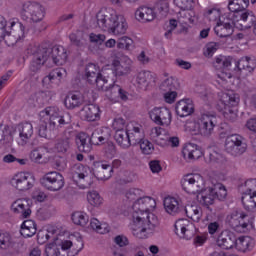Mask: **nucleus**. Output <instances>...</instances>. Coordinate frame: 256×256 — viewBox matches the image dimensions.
<instances>
[{
	"instance_id": "nucleus-1",
	"label": "nucleus",
	"mask_w": 256,
	"mask_h": 256,
	"mask_svg": "<svg viewBox=\"0 0 256 256\" xmlns=\"http://www.w3.org/2000/svg\"><path fill=\"white\" fill-rule=\"evenodd\" d=\"M157 207L155 199L149 196L139 198L132 206V233L137 239H147L149 233H153L159 227V218L149 211Z\"/></svg>"
},
{
	"instance_id": "nucleus-2",
	"label": "nucleus",
	"mask_w": 256,
	"mask_h": 256,
	"mask_svg": "<svg viewBox=\"0 0 256 256\" xmlns=\"http://www.w3.org/2000/svg\"><path fill=\"white\" fill-rule=\"evenodd\" d=\"M67 57V50L63 46L49 47L47 44H42L33 53L30 71L37 73L49 60L55 65H65Z\"/></svg>"
},
{
	"instance_id": "nucleus-3",
	"label": "nucleus",
	"mask_w": 256,
	"mask_h": 256,
	"mask_svg": "<svg viewBox=\"0 0 256 256\" xmlns=\"http://www.w3.org/2000/svg\"><path fill=\"white\" fill-rule=\"evenodd\" d=\"M40 117L49 119V127L52 131L53 129L64 127V125L71 123V114L67 112L63 113L57 107H47L40 112Z\"/></svg>"
},
{
	"instance_id": "nucleus-4",
	"label": "nucleus",
	"mask_w": 256,
	"mask_h": 256,
	"mask_svg": "<svg viewBox=\"0 0 256 256\" xmlns=\"http://www.w3.org/2000/svg\"><path fill=\"white\" fill-rule=\"evenodd\" d=\"M76 145L78 150L81 153H91L93 145H105L104 141L101 139V136L94 130L91 134V137L85 132H81L76 136Z\"/></svg>"
},
{
	"instance_id": "nucleus-5",
	"label": "nucleus",
	"mask_w": 256,
	"mask_h": 256,
	"mask_svg": "<svg viewBox=\"0 0 256 256\" xmlns=\"http://www.w3.org/2000/svg\"><path fill=\"white\" fill-rule=\"evenodd\" d=\"M183 191L190 195H195L205 189V179L200 174H187L181 179Z\"/></svg>"
},
{
	"instance_id": "nucleus-6",
	"label": "nucleus",
	"mask_w": 256,
	"mask_h": 256,
	"mask_svg": "<svg viewBox=\"0 0 256 256\" xmlns=\"http://www.w3.org/2000/svg\"><path fill=\"white\" fill-rule=\"evenodd\" d=\"M225 151L233 157H239L247 151V143L243 136L239 134H232L226 137L225 140Z\"/></svg>"
},
{
	"instance_id": "nucleus-7",
	"label": "nucleus",
	"mask_w": 256,
	"mask_h": 256,
	"mask_svg": "<svg viewBox=\"0 0 256 256\" xmlns=\"http://www.w3.org/2000/svg\"><path fill=\"white\" fill-rule=\"evenodd\" d=\"M84 79L89 83V85H96L97 89H105V84L107 80L101 74L99 66L94 63H89L85 67Z\"/></svg>"
},
{
	"instance_id": "nucleus-8",
	"label": "nucleus",
	"mask_w": 256,
	"mask_h": 256,
	"mask_svg": "<svg viewBox=\"0 0 256 256\" xmlns=\"http://www.w3.org/2000/svg\"><path fill=\"white\" fill-rule=\"evenodd\" d=\"M40 184L48 191H61L65 187V177L57 171L48 172L40 179Z\"/></svg>"
},
{
	"instance_id": "nucleus-9",
	"label": "nucleus",
	"mask_w": 256,
	"mask_h": 256,
	"mask_svg": "<svg viewBox=\"0 0 256 256\" xmlns=\"http://www.w3.org/2000/svg\"><path fill=\"white\" fill-rule=\"evenodd\" d=\"M117 12L111 7H103L96 14V21L99 29L109 31L115 21H117Z\"/></svg>"
},
{
	"instance_id": "nucleus-10",
	"label": "nucleus",
	"mask_w": 256,
	"mask_h": 256,
	"mask_svg": "<svg viewBox=\"0 0 256 256\" xmlns=\"http://www.w3.org/2000/svg\"><path fill=\"white\" fill-rule=\"evenodd\" d=\"M21 16L23 19H31L33 23L43 21L45 8L37 2H26L23 4Z\"/></svg>"
},
{
	"instance_id": "nucleus-11",
	"label": "nucleus",
	"mask_w": 256,
	"mask_h": 256,
	"mask_svg": "<svg viewBox=\"0 0 256 256\" xmlns=\"http://www.w3.org/2000/svg\"><path fill=\"white\" fill-rule=\"evenodd\" d=\"M11 31H6L1 39L5 40L8 47H13L25 37V26L21 22H10Z\"/></svg>"
},
{
	"instance_id": "nucleus-12",
	"label": "nucleus",
	"mask_w": 256,
	"mask_h": 256,
	"mask_svg": "<svg viewBox=\"0 0 256 256\" xmlns=\"http://www.w3.org/2000/svg\"><path fill=\"white\" fill-rule=\"evenodd\" d=\"M198 125L200 135L203 137H211L213 131H215V127L219 125V118L215 114H202Z\"/></svg>"
},
{
	"instance_id": "nucleus-13",
	"label": "nucleus",
	"mask_w": 256,
	"mask_h": 256,
	"mask_svg": "<svg viewBox=\"0 0 256 256\" xmlns=\"http://www.w3.org/2000/svg\"><path fill=\"white\" fill-rule=\"evenodd\" d=\"M11 185L18 191H29L35 185V177L29 173L19 172L11 179Z\"/></svg>"
},
{
	"instance_id": "nucleus-14",
	"label": "nucleus",
	"mask_w": 256,
	"mask_h": 256,
	"mask_svg": "<svg viewBox=\"0 0 256 256\" xmlns=\"http://www.w3.org/2000/svg\"><path fill=\"white\" fill-rule=\"evenodd\" d=\"M231 65H233V58L220 56L216 58L214 62L215 69H218V77L222 79V81H227V79H231L233 74H231Z\"/></svg>"
},
{
	"instance_id": "nucleus-15",
	"label": "nucleus",
	"mask_w": 256,
	"mask_h": 256,
	"mask_svg": "<svg viewBox=\"0 0 256 256\" xmlns=\"http://www.w3.org/2000/svg\"><path fill=\"white\" fill-rule=\"evenodd\" d=\"M77 177L80 181H83L84 189L87 187H91L93 185L94 179H98V181H107L110 175H101L97 172H93V169L89 166L83 167V172L78 173Z\"/></svg>"
},
{
	"instance_id": "nucleus-16",
	"label": "nucleus",
	"mask_w": 256,
	"mask_h": 256,
	"mask_svg": "<svg viewBox=\"0 0 256 256\" xmlns=\"http://www.w3.org/2000/svg\"><path fill=\"white\" fill-rule=\"evenodd\" d=\"M133 62L129 57L124 56L120 60L115 59L112 62V73L115 77H125L131 73Z\"/></svg>"
},
{
	"instance_id": "nucleus-17",
	"label": "nucleus",
	"mask_w": 256,
	"mask_h": 256,
	"mask_svg": "<svg viewBox=\"0 0 256 256\" xmlns=\"http://www.w3.org/2000/svg\"><path fill=\"white\" fill-rule=\"evenodd\" d=\"M195 226L187 219H178L174 225V231L180 239H191Z\"/></svg>"
},
{
	"instance_id": "nucleus-18",
	"label": "nucleus",
	"mask_w": 256,
	"mask_h": 256,
	"mask_svg": "<svg viewBox=\"0 0 256 256\" xmlns=\"http://www.w3.org/2000/svg\"><path fill=\"white\" fill-rule=\"evenodd\" d=\"M234 17H239V19L236 20L235 25L236 27H239L240 25V29H251V27L256 25V17L253 11L242 10L234 14Z\"/></svg>"
},
{
	"instance_id": "nucleus-19",
	"label": "nucleus",
	"mask_w": 256,
	"mask_h": 256,
	"mask_svg": "<svg viewBox=\"0 0 256 256\" xmlns=\"http://www.w3.org/2000/svg\"><path fill=\"white\" fill-rule=\"evenodd\" d=\"M101 109L95 104H87L79 111L82 121H97L101 118Z\"/></svg>"
},
{
	"instance_id": "nucleus-20",
	"label": "nucleus",
	"mask_w": 256,
	"mask_h": 256,
	"mask_svg": "<svg viewBox=\"0 0 256 256\" xmlns=\"http://www.w3.org/2000/svg\"><path fill=\"white\" fill-rule=\"evenodd\" d=\"M149 115L150 119L157 125H169L171 123V111L167 108H154Z\"/></svg>"
},
{
	"instance_id": "nucleus-21",
	"label": "nucleus",
	"mask_w": 256,
	"mask_h": 256,
	"mask_svg": "<svg viewBox=\"0 0 256 256\" xmlns=\"http://www.w3.org/2000/svg\"><path fill=\"white\" fill-rule=\"evenodd\" d=\"M237 242V235H235L230 230L222 231L217 238V245L222 249H233L235 243Z\"/></svg>"
},
{
	"instance_id": "nucleus-22",
	"label": "nucleus",
	"mask_w": 256,
	"mask_h": 256,
	"mask_svg": "<svg viewBox=\"0 0 256 256\" xmlns=\"http://www.w3.org/2000/svg\"><path fill=\"white\" fill-rule=\"evenodd\" d=\"M13 213L20 215L22 219H29L31 217V206L29 201L25 199H18L14 201L11 205Z\"/></svg>"
},
{
	"instance_id": "nucleus-23",
	"label": "nucleus",
	"mask_w": 256,
	"mask_h": 256,
	"mask_svg": "<svg viewBox=\"0 0 256 256\" xmlns=\"http://www.w3.org/2000/svg\"><path fill=\"white\" fill-rule=\"evenodd\" d=\"M232 63H234V71H238L240 74L247 75V73L255 71V60L249 57H243L239 61L232 60Z\"/></svg>"
},
{
	"instance_id": "nucleus-24",
	"label": "nucleus",
	"mask_w": 256,
	"mask_h": 256,
	"mask_svg": "<svg viewBox=\"0 0 256 256\" xmlns=\"http://www.w3.org/2000/svg\"><path fill=\"white\" fill-rule=\"evenodd\" d=\"M16 133L21 141V145H27L29 139L33 137V124L22 122L16 126Z\"/></svg>"
},
{
	"instance_id": "nucleus-25",
	"label": "nucleus",
	"mask_w": 256,
	"mask_h": 256,
	"mask_svg": "<svg viewBox=\"0 0 256 256\" xmlns=\"http://www.w3.org/2000/svg\"><path fill=\"white\" fill-rule=\"evenodd\" d=\"M164 208L169 215H185L187 211L185 207L179 204V201L173 197H167L164 199Z\"/></svg>"
},
{
	"instance_id": "nucleus-26",
	"label": "nucleus",
	"mask_w": 256,
	"mask_h": 256,
	"mask_svg": "<svg viewBox=\"0 0 256 256\" xmlns=\"http://www.w3.org/2000/svg\"><path fill=\"white\" fill-rule=\"evenodd\" d=\"M182 156L186 161H195L203 157V152L198 145L188 143L182 149Z\"/></svg>"
},
{
	"instance_id": "nucleus-27",
	"label": "nucleus",
	"mask_w": 256,
	"mask_h": 256,
	"mask_svg": "<svg viewBox=\"0 0 256 256\" xmlns=\"http://www.w3.org/2000/svg\"><path fill=\"white\" fill-rule=\"evenodd\" d=\"M235 25V22L233 20L227 19L226 21H219L217 22V25L214 27V33L218 37H231L233 35V26Z\"/></svg>"
},
{
	"instance_id": "nucleus-28",
	"label": "nucleus",
	"mask_w": 256,
	"mask_h": 256,
	"mask_svg": "<svg viewBox=\"0 0 256 256\" xmlns=\"http://www.w3.org/2000/svg\"><path fill=\"white\" fill-rule=\"evenodd\" d=\"M215 194L213 192V188H203L197 195V200L201 205H204V207H207L210 211H213L209 205H213L215 203Z\"/></svg>"
},
{
	"instance_id": "nucleus-29",
	"label": "nucleus",
	"mask_w": 256,
	"mask_h": 256,
	"mask_svg": "<svg viewBox=\"0 0 256 256\" xmlns=\"http://www.w3.org/2000/svg\"><path fill=\"white\" fill-rule=\"evenodd\" d=\"M240 191H244L242 196V204L245 206V198L246 197H256V179L250 178L244 182V184H241L239 186Z\"/></svg>"
},
{
	"instance_id": "nucleus-30",
	"label": "nucleus",
	"mask_w": 256,
	"mask_h": 256,
	"mask_svg": "<svg viewBox=\"0 0 256 256\" xmlns=\"http://www.w3.org/2000/svg\"><path fill=\"white\" fill-rule=\"evenodd\" d=\"M136 18L138 21H142V23H149L151 21H154L157 17V14L155 13V10L151 7L142 6L140 7L136 13Z\"/></svg>"
},
{
	"instance_id": "nucleus-31",
	"label": "nucleus",
	"mask_w": 256,
	"mask_h": 256,
	"mask_svg": "<svg viewBox=\"0 0 256 256\" xmlns=\"http://www.w3.org/2000/svg\"><path fill=\"white\" fill-rule=\"evenodd\" d=\"M127 130H117L114 134V139L121 149H129L131 147V138Z\"/></svg>"
},
{
	"instance_id": "nucleus-32",
	"label": "nucleus",
	"mask_w": 256,
	"mask_h": 256,
	"mask_svg": "<svg viewBox=\"0 0 256 256\" xmlns=\"http://www.w3.org/2000/svg\"><path fill=\"white\" fill-rule=\"evenodd\" d=\"M127 28L128 25L125 17L118 15L108 32L113 33V35H125V33H127Z\"/></svg>"
},
{
	"instance_id": "nucleus-33",
	"label": "nucleus",
	"mask_w": 256,
	"mask_h": 256,
	"mask_svg": "<svg viewBox=\"0 0 256 256\" xmlns=\"http://www.w3.org/2000/svg\"><path fill=\"white\" fill-rule=\"evenodd\" d=\"M217 109L222 112L223 117L227 121H231L233 123V121L237 120V111L235 108L229 106V104H226L225 102H218Z\"/></svg>"
},
{
	"instance_id": "nucleus-34",
	"label": "nucleus",
	"mask_w": 256,
	"mask_h": 256,
	"mask_svg": "<svg viewBox=\"0 0 256 256\" xmlns=\"http://www.w3.org/2000/svg\"><path fill=\"white\" fill-rule=\"evenodd\" d=\"M193 111V104L187 100H181L176 104V113L179 117H189Z\"/></svg>"
},
{
	"instance_id": "nucleus-35",
	"label": "nucleus",
	"mask_w": 256,
	"mask_h": 256,
	"mask_svg": "<svg viewBox=\"0 0 256 256\" xmlns=\"http://www.w3.org/2000/svg\"><path fill=\"white\" fill-rule=\"evenodd\" d=\"M153 81V75L149 71H141L136 75V83L140 89H147Z\"/></svg>"
},
{
	"instance_id": "nucleus-36",
	"label": "nucleus",
	"mask_w": 256,
	"mask_h": 256,
	"mask_svg": "<svg viewBox=\"0 0 256 256\" xmlns=\"http://www.w3.org/2000/svg\"><path fill=\"white\" fill-rule=\"evenodd\" d=\"M234 247L242 253H247L253 247V240L249 236L236 238Z\"/></svg>"
},
{
	"instance_id": "nucleus-37",
	"label": "nucleus",
	"mask_w": 256,
	"mask_h": 256,
	"mask_svg": "<svg viewBox=\"0 0 256 256\" xmlns=\"http://www.w3.org/2000/svg\"><path fill=\"white\" fill-rule=\"evenodd\" d=\"M107 91L110 93L111 99H122V101H127V91L121 88V86L113 84Z\"/></svg>"
},
{
	"instance_id": "nucleus-38",
	"label": "nucleus",
	"mask_w": 256,
	"mask_h": 256,
	"mask_svg": "<svg viewBox=\"0 0 256 256\" xmlns=\"http://www.w3.org/2000/svg\"><path fill=\"white\" fill-rule=\"evenodd\" d=\"M249 7V0H229L228 9L232 13H239V11H245Z\"/></svg>"
},
{
	"instance_id": "nucleus-39",
	"label": "nucleus",
	"mask_w": 256,
	"mask_h": 256,
	"mask_svg": "<svg viewBox=\"0 0 256 256\" xmlns=\"http://www.w3.org/2000/svg\"><path fill=\"white\" fill-rule=\"evenodd\" d=\"M178 87L179 82H177V79L170 77L161 83L160 90L164 93H169L175 91Z\"/></svg>"
},
{
	"instance_id": "nucleus-40",
	"label": "nucleus",
	"mask_w": 256,
	"mask_h": 256,
	"mask_svg": "<svg viewBox=\"0 0 256 256\" xmlns=\"http://www.w3.org/2000/svg\"><path fill=\"white\" fill-rule=\"evenodd\" d=\"M249 225H251L249 215L244 213L238 220V225L234 228V231L237 233H247L249 231Z\"/></svg>"
},
{
	"instance_id": "nucleus-41",
	"label": "nucleus",
	"mask_w": 256,
	"mask_h": 256,
	"mask_svg": "<svg viewBox=\"0 0 256 256\" xmlns=\"http://www.w3.org/2000/svg\"><path fill=\"white\" fill-rule=\"evenodd\" d=\"M244 212L234 210L230 214L226 216V223L231 227V229H235L239 225V220L243 217Z\"/></svg>"
},
{
	"instance_id": "nucleus-42",
	"label": "nucleus",
	"mask_w": 256,
	"mask_h": 256,
	"mask_svg": "<svg viewBox=\"0 0 256 256\" xmlns=\"http://www.w3.org/2000/svg\"><path fill=\"white\" fill-rule=\"evenodd\" d=\"M64 105L67 109H75L81 105V97L76 94H68L64 100Z\"/></svg>"
},
{
	"instance_id": "nucleus-43",
	"label": "nucleus",
	"mask_w": 256,
	"mask_h": 256,
	"mask_svg": "<svg viewBox=\"0 0 256 256\" xmlns=\"http://www.w3.org/2000/svg\"><path fill=\"white\" fill-rule=\"evenodd\" d=\"M103 153L106 159H113L117 155V146L111 140L105 142Z\"/></svg>"
},
{
	"instance_id": "nucleus-44",
	"label": "nucleus",
	"mask_w": 256,
	"mask_h": 256,
	"mask_svg": "<svg viewBox=\"0 0 256 256\" xmlns=\"http://www.w3.org/2000/svg\"><path fill=\"white\" fill-rule=\"evenodd\" d=\"M45 153H49L47 147L34 149L30 153V159L34 163H43V155H45Z\"/></svg>"
},
{
	"instance_id": "nucleus-45",
	"label": "nucleus",
	"mask_w": 256,
	"mask_h": 256,
	"mask_svg": "<svg viewBox=\"0 0 256 256\" xmlns=\"http://www.w3.org/2000/svg\"><path fill=\"white\" fill-rule=\"evenodd\" d=\"M214 197L218 199V201H224L227 197V189H225V186L221 183L215 184L213 187H211Z\"/></svg>"
},
{
	"instance_id": "nucleus-46",
	"label": "nucleus",
	"mask_w": 256,
	"mask_h": 256,
	"mask_svg": "<svg viewBox=\"0 0 256 256\" xmlns=\"http://www.w3.org/2000/svg\"><path fill=\"white\" fill-rule=\"evenodd\" d=\"M219 103H225L229 107H232L233 109H235V107L239 105V95L234 93L225 94L223 96V99L220 100Z\"/></svg>"
},
{
	"instance_id": "nucleus-47",
	"label": "nucleus",
	"mask_w": 256,
	"mask_h": 256,
	"mask_svg": "<svg viewBox=\"0 0 256 256\" xmlns=\"http://www.w3.org/2000/svg\"><path fill=\"white\" fill-rule=\"evenodd\" d=\"M67 76V70L65 68H56L52 70L48 76H46L43 81H55V79H63Z\"/></svg>"
},
{
	"instance_id": "nucleus-48",
	"label": "nucleus",
	"mask_w": 256,
	"mask_h": 256,
	"mask_svg": "<svg viewBox=\"0 0 256 256\" xmlns=\"http://www.w3.org/2000/svg\"><path fill=\"white\" fill-rule=\"evenodd\" d=\"M72 221L75 225H80V227H85L89 223V216L83 212H74L72 214Z\"/></svg>"
},
{
	"instance_id": "nucleus-49",
	"label": "nucleus",
	"mask_w": 256,
	"mask_h": 256,
	"mask_svg": "<svg viewBox=\"0 0 256 256\" xmlns=\"http://www.w3.org/2000/svg\"><path fill=\"white\" fill-rule=\"evenodd\" d=\"M69 147V138H60L56 140L54 149L57 151V153H67V151H69Z\"/></svg>"
},
{
	"instance_id": "nucleus-50",
	"label": "nucleus",
	"mask_w": 256,
	"mask_h": 256,
	"mask_svg": "<svg viewBox=\"0 0 256 256\" xmlns=\"http://www.w3.org/2000/svg\"><path fill=\"white\" fill-rule=\"evenodd\" d=\"M13 247V238L8 232L0 231V249Z\"/></svg>"
},
{
	"instance_id": "nucleus-51",
	"label": "nucleus",
	"mask_w": 256,
	"mask_h": 256,
	"mask_svg": "<svg viewBox=\"0 0 256 256\" xmlns=\"http://www.w3.org/2000/svg\"><path fill=\"white\" fill-rule=\"evenodd\" d=\"M117 48L125 49L126 51H131V49H133V39L127 36L119 38L117 42Z\"/></svg>"
},
{
	"instance_id": "nucleus-52",
	"label": "nucleus",
	"mask_w": 256,
	"mask_h": 256,
	"mask_svg": "<svg viewBox=\"0 0 256 256\" xmlns=\"http://www.w3.org/2000/svg\"><path fill=\"white\" fill-rule=\"evenodd\" d=\"M155 9L159 12L161 17H167L169 13V0H159L155 4Z\"/></svg>"
},
{
	"instance_id": "nucleus-53",
	"label": "nucleus",
	"mask_w": 256,
	"mask_h": 256,
	"mask_svg": "<svg viewBox=\"0 0 256 256\" xmlns=\"http://www.w3.org/2000/svg\"><path fill=\"white\" fill-rule=\"evenodd\" d=\"M88 202L93 207H99L101 203H103V198H101V195H99V192L97 191H91L87 195Z\"/></svg>"
},
{
	"instance_id": "nucleus-54",
	"label": "nucleus",
	"mask_w": 256,
	"mask_h": 256,
	"mask_svg": "<svg viewBox=\"0 0 256 256\" xmlns=\"http://www.w3.org/2000/svg\"><path fill=\"white\" fill-rule=\"evenodd\" d=\"M9 137H11V129L9 128V126L6 125L3 128V124H0V147L2 145H7Z\"/></svg>"
},
{
	"instance_id": "nucleus-55",
	"label": "nucleus",
	"mask_w": 256,
	"mask_h": 256,
	"mask_svg": "<svg viewBox=\"0 0 256 256\" xmlns=\"http://www.w3.org/2000/svg\"><path fill=\"white\" fill-rule=\"evenodd\" d=\"M49 233H52V235H55V233H57V230H55V229H53L51 231L41 230L38 232L37 241L40 245L47 243V241H49V239H51V235H49Z\"/></svg>"
},
{
	"instance_id": "nucleus-56",
	"label": "nucleus",
	"mask_w": 256,
	"mask_h": 256,
	"mask_svg": "<svg viewBox=\"0 0 256 256\" xmlns=\"http://www.w3.org/2000/svg\"><path fill=\"white\" fill-rule=\"evenodd\" d=\"M93 172H97L98 175H110L109 179H111V173H113V167L109 164H98L96 169H92Z\"/></svg>"
},
{
	"instance_id": "nucleus-57",
	"label": "nucleus",
	"mask_w": 256,
	"mask_h": 256,
	"mask_svg": "<svg viewBox=\"0 0 256 256\" xmlns=\"http://www.w3.org/2000/svg\"><path fill=\"white\" fill-rule=\"evenodd\" d=\"M185 210L187 213H184V215L189 217V219H196L198 221V219L201 218V209L197 208V206H189L188 208H185Z\"/></svg>"
},
{
	"instance_id": "nucleus-58",
	"label": "nucleus",
	"mask_w": 256,
	"mask_h": 256,
	"mask_svg": "<svg viewBox=\"0 0 256 256\" xmlns=\"http://www.w3.org/2000/svg\"><path fill=\"white\" fill-rule=\"evenodd\" d=\"M140 145V149L144 155H151L153 153V143H151L147 139H142L138 142Z\"/></svg>"
},
{
	"instance_id": "nucleus-59",
	"label": "nucleus",
	"mask_w": 256,
	"mask_h": 256,
	"mask_svg": "<svg viewBox=\"0 0 256 256\" xmlns=\"http://www.w3.org/2000/svg\"><path fill=\"white\" fill-rule=\"evenodd\" d=\"M95 131L104 141V143L109 142V140L111 139V130L109 128H97L95 129Z\"/></svg>"
},
{
	"instance_id": "nucleus-60",
	"label": "nucleus",
	"mask_w": 256,
	"mask_h": 256,
	"mask_svg": "<svg viewBox=\"0 0 256 256\" xmlns=\"http://www.w3.org/2000/svg\"><path fill=\"white\" fill-rule=\"evenodd\" d=\"M217 49H219V44L215 42H210L206 45V51L204 52V55L206 57H213Z\"/></svg>"
},
{
	"instance_id": "nucleus-61",
	"label": "nucleus",
	"mask_w": 256,
	"mask_h": 256,
	"mask_svg": "<svg viewBox=\"0 0 256 256\" xmlns=\"http://www.w3.org/2000/svg\"><path fill=\"white\" fill-rule=\"evenodd\" d=\"M244 208L246 211H253V209H256V196L253 198L247 196L244 199Z\"/></svg>"
},
{
	"instance_id": "nucleus-62",
	"label": "nucleus",
	"mask_w": 256,
	"mask_h": 256,
	"mask_svg": "<svg viewBox=\"0 0 256 256\" xmlns=\"http://www.w3.org/2000/svg\"><path fill=\"white\" fill-rule=\"evenodd\" d=\"M51 128L47 129V124H41L38 129L39 137H43L44 139H51Z\"/></svg>"
},
{
	"instance_id": "nucleus-63",
	"label": "nucleus",
	"mask_w": 256,
	"mask_h": 256,
	"mask_svg": "<svg viewBox=\"0 0 256 256\" xmlns=\"http://www.w3.org/2000/svg\"><path fill=\"white\" fill-rule=\"evenodd\" d=\"M114 243L118 245V247H127V245H129V238L125 235H118L114 238Z\"/></svg>"
},
{
	"instance_id": "nucleus-64",
	"label": "nucleus",
	"mask_w": 256,
	"mask_h": 256,
	"mask_svg": "<svg viewBox=\"0 0 256 256\" xmlns=\"http://www.w3.org/2000/svg\"><path fill=\"white\" fill-rule=\"evenodd\" d=\"M112 127L116 131L125 130V119L121 117L115 118L112 123Z\"/></svg>"
}]
</instances>
